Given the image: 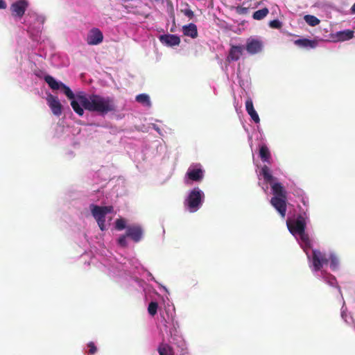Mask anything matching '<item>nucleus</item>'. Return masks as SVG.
<instances>
[{"mask_svg":"<svg viewBox=\"0 0 355 355\" xmlns=\"http://www.w3.org/2000/svg\"><path fill=\"white\" fill-rule=\"evenodd\" d=\"M44 80L53 90L61 89L67 97L71 100V106L79 116L84 114V109L89 112H97L101 115L115 112L116 106L114 98L99 94H86L80 92L75 95L71 89L62 83L58 82L53 76H44Z\"/></svg>","mask_w":355,"mask_h":355,"instance_id":"1","label":"nucleus"},{"mask_svg":"<svg viewBox=\"0 0 355 355\" xmlns=\"http://www.w3.org/2000/svg\"><path fill=\"white\" fill-rule=\"evenodd\" d=\"M260 173L263 176L264 181L270 184L274 196L286 198V191L283 185L279 182H273L275 178L271 174L268 166L264 165L261 168Z\"/></svg>","mask_w":355,"mask_h":355,"instance_id":"2","label":"nucleus"},{"mask_svg":"<svg viewBox=\"0 0 355 355\" xmlns=\"http://www.w3.org/2000/svg\"><path fill=\"white\" fill-rule=\"evenodd\" d=\"M204 198V193L198 187H196L191 191L184 200V206L190 212H196L202 205Z\"/></svg>","mask_w":355,"mask_h":355,"instance_id":"3","label":"nucleus"},{"mask_svg":"<svg viewBox=\"0 0 355 355\" xmlns=\"http://www.w3.org/2000/svg\"><path fill=\"white\" fill-rule=\"evenodd\" d=\"M307 211V209L302 210L296 219L287 220L288 229L293 236H297V233L305 230L306 219H308Z\"/></svg>","mask_w":355,"mask_h":355,"instance_id":"4","label":"nucleus"},{"mask_svg":"<svg viewBox=\"0 0 355 355\" xmlns=\"http://www.w3.org/2000/svg\"><path fill=\"white\" fill-rule=\"evenodd\" d=\"M114 210L112 206H98L92 205L91 211L92 216L96 219L98 227L103 231L105 230V216L108 213H112Z\"/></svg>","mask_w":355,"mask_h":355,"instance_id":"5","label":"nucleus"},{"mask_svg":"<svg viewBox=\"0 0 355 355\" xmlns=\"http://www.w3.org/2000/svg\"><path fill=\"white\" fill-rule=\"evenodd\" d=\"M329 261L325 254L319 250H313L312 251V264L314 271H319L322 269L324 264H327Z\"/></svg>","mask_w":355,"mask_h":355,"instance_id":"6","label":"nucleus"},{"mask_svg":"<svg viewBox=\"0 0 355 355\" xmlns=\"http://www.w3.org/2000/svg\"><path fill=\"white\" fill-rule=\"evenodd\" d=\"M263 47V42L259 39L250 37L246 41L245 49L250 54L254 55L261 53Z\"/></svg>","mask_w":355,"mask_h":355,"instance_id":"7","label":"nucleus"},{"mask_svg":"<svg viewBox=\"0 0 355 355\" xmlns=\"http://www.w3.org/2000/svg\"><path fill=\"white\" fill-rule=\"evenodd\" d=\"M28 2L26 0H19L12 3L10 11L14 17L21 18L24 15L27 8Z\"/></svg>","mask_w":355,"mask_h":355,"instance_id":"8","label":"nucleus"},{"mask_svg":"<svg viewBox=\"0 0 355 355\" xmlns=\"http://www.w3.org/2000/svg\"><path fill=\"white\" fill-rule=\"evenodd\" d=\"M287 198H279L273 196L270 200L271 205L275 208L282 218H284L286 213Z\"/></svg>","mask_w":355,"mask_h":355,"instance_id":"9","label":"nucleus"},{"mask_svg":"<svg viewBox=\"0 0 355 355\" xmlns=\"http://www.w3.org/2000/svg\"><path fill=\"white\" fill-rule=\"evenodd\" d=\"M46 101L54 115L59 116L62 114V106L57 96L49 94L47 96Z\"/></svg>","mask_w":355,"mask_h":355,"instance_id":"10","label":"nucleus"},{"mask_svg":"<svg viewBox=\"0 0 355 355\" xmlns=\"http://www.w3.org/2000/svg\"><path fill=\"white\" fill-rule=\"evenodd\" d=\"M143 230L139 225H131L126 228V234L134 242H139L143 236Z\"/></svg>","mask_w":355,"mask_h":355,"instance_id":"11","label":"nucleus"},{"mask_svg":"<svg viewBox=\"0 0 355 355\" xmlns=\"http://www.w3.org/2000/svg\"><path fill=\"white\" fill-rule=\"evenodd\" d=\"M159 41L168 46H178L180 43V38L175 35L165 34L159 37Z\"/></svg>","mask_w":355,"mask_h":355,"instance_id":"12","label":"nucleus"},{"mask_svg":"<svg viewBox=\"0 0 355 355\" xmlns=\"http://www.w3.org/2000/svg\"><path fill=\"white\" fill-rule=\"evenodd\" d=\"M103 39V33L98 28L92 29L87 35V42L90 45L100 44Z\"/></svg>","mask_w":355,"mask_h":355,"instance_id":"13","label":"nucleus"},{"mask_svg":"<svg viewBox=\"0 0 355 355\" xmlns=\"http://www.w3.org/2000/svg\"><path fill=\"white\" fill-rule=\"evenodd\" d=\"M245 109L248 114L250 116L252 120L254 123H259L260 122L259 116L254 108L253 102L250 97H248L245 101Z\"/></svg>","mask_w":355,"mask_h":355,"instance_id":"14","label":"nucleus"},{"mask_svg":"<svg viewBox=\"0 0 355 355\" xmlns=\"http://www.w3.org/2000/svg\"><path fill=\"white\" fill-rule=\"evenodd\" d=\"M243 54V46L233 45L230 49L228 60L230 61H237Z\"/></svg>","mask_w":355,"mask_h":355,"instance_id":"15","label":"nucleus"},{"mask_svg":"<svg viewBox=\"0 0 355 355\" xmlns=\"http://www.w3.org/2000/svg\"><path fill=\"white\" fill-rule=\"evenodd\" d=\"M182 31L184 35L191 37V38H196L198 37V29L196 24L190 23L188 25H184L182 27Z\"/></svg>","mask_w":355,"mask_h":355,"instance_id":"16","label":"nucleus"},{"mask_svg":"<svg viewBox=\"0 0 355 355\" xmlns=\"http://www.w3.org/2000/svg\"><path fill=\"white\" fill-rule=\"evenodd\" d=\"M187 175L193 181H200L203 178V171L201 168H189Z\"/></svg>","mask_w":355,"mask_h":355,"instance_id":"17","label":"nucleus"},{"mask_svg":"<svg viewBox=\"0 0 355 355\" xmlns=\"http://www.w3.org/2000/svg\"><path fill=\"white\" fill-rule=\"evenodd\" d=\"M157 352L159 355H175L173 348L165 343H161L159 345Z\"/></svg>","mask_w":355,"mask_h":355,"instance_id":"18","label":"nucleus"},{"mask_svg":"<svg viewBox=\"0 0 355 355\" xmlns=\"http://www.w3.org/2000/svg\"><path fill=\"white\" fill-rule=\"evenodd\" d=\"M259 157L264 162H269L271 158L270 153L266 145H262L259 148Z\"/></svg>","mask_w":355,"mask_h":355,"instance_id":"19","label":"nucleus"},{"mask_svg":"<svg viewBox=\"0 0 355 355\" xmlns=\"http://www.w3.org/2000/svg\"><path fill=\"white\" fill-rule=\"evenodd\" d=\"M295 44L303 47L314 48L316 46V42L313 40L308 39H299L295 41Z\"/></svg>","mask_w":355,"mask_h":355,"instance_id":"20","label":"nucleus"},{"mask_svg":"<svg viewBox=\"0 0 355 355\" xmlns=\"http://www.w3.org/2000/svg\"><path fill=\"white\" fill-rule=\"evenodd\" d=\"M136 101L144 105H146L147 107H150L151 106V102L150 101V97L148 95L146 94H139L136 96Z\"/></svg>","mask_w":355,"mask_h":355,"instance_id":"21","label":"nucleus"},{"mask_svg":"<svg viewBox=\"0 0 355 355\" xmlns=\"http://www.w3.org/2000/svg\"><path fill=\"white\" fill-rule=\"evenodd\" d=\"M269 13V10L267 8H263L261 10H257L253 13V18L257 20L263 19Z\"/></svg>","mask_w":355,"mask_h":355,"instance_id":"22","label":"nucleus"},{"mask_svg":"<svg viewBox=\"0 0 355 355\" xmlns=\"http://www.w3.org/2000/svg\"><path fill=\"white\" fill-rule=\"evenodd\" d=\"M338 36L340 40H347L353 37L354 32L350 30L340 31L338 33Z\"/></svg>","mask_w":355,"mask_h":355,"instance_id":"23","label":"nucleus"},{"mask_svg":"<svg viewBox=\"0 0 355 355\" xmlns=\"http://www.w3.org/2000/svg\"><path fill=\"white\" fill-rule=\"evenodd\" d=\"M304 21L311 26H315L318 25L320 22V19L316 17L311 15H306L304 17Z\"/></svg>","mask_w":355,"mask_h":355,"instance_id":"24","label":"nucleus"},{"mask_svg":"<svg viewBox=\"0 0 355 355\" xmlns=\"http://www.w3.org/2000/svg\"><path fill=\"white\" fill-rule=\"evenodd\" d=\"M158 309V303L157 302H151L148 304V312L151 316H154L157 312Z\"/></svg>","mask_w":355,"mask_h":355,"instance_id":"25","label":"nucleus"},{"mask_svg":"<svg viewBox=\"0 0 355 355\" xmlns=\"http://www.w3.org/2000/svg\"><path fill=\"white\" fill-rule=\"evenodd\" d=\"M180 12L189 19H192L194 17V12L190 9L188 3H186L185 8H182Z\"/></svg>","mask_w":355,"mask_h":355,"instance_id":"26","label":"nucleus"},{"mask_svg":"<svg viewBox=\"0 0 355 355\" xmlns=\"http://www.w3.org/2000/svg\"><path fill=\"white\" fill-rule=\"evenodd\" d=\"M329 260H330V267L332 270H336L338 268V259L337 257L334 254H331L329 256Z\"/></svg>","mask_w":355,"mask_h":355,"instance_id":"27","label":"nucleus"},{"mask_svg":"<svg viewBox=\"0 0 355 355\" xmlns=\"http://www.w3.org/2000/svg\"><path fill=\"white\" fill-rule=\"evenodd\" d=\"M297 236H299L301 241L305 244V245H309L310 244V240L309 235L305 232V230H303L302 232H300L297 234Z\"/></svg>","mask_w":355,"mask_h":355,"instance_id":"28","label":"nucleus"},{"mask_svg":"<svg viewBox=\"0 0 355 355\" xmlns=\"http://www.w3.org/2000/svg\"><path fill=\"white\" fill-rule=\"evenodd\" d=\"M115 227L118 230H122L125 227V221L123 218L116 219L115 222Z\"/></svg>","mask_w":355,"mask_h":355,"instance_id":"29","label":"nucleus"},{"mask_svg":"<svg viewBox=\"0 0 355 355\" xmlns=\"http://www.w3.org/2000/svg\"><path fill=\"white\" fill-rule=\"evenodd\" d=\"M128 237L127 234L121 235L118 239V243L121 247H126L128 245L126 238Z\"/></svg>","mask_w":355,"mask_h":355,"instance_id":"30","label":"nucleus"},{"mask_svg":"<svg viewBox=\"0 0 355 355\" xmlns=\"http://www.w3.org/2000/svg\"><path fill=\"white\" fill-rule=\"evenodd\" d=\"M89 349V354L91 355L94 354L97 352V347H96L95 344L93 342H89L87 344Z\"/></svg>","mask_w":355,"mask_h":355,"instance_id":"31","label":"nucleus"},{"mask_svg":"<svg viewBox=\"0 0 355 355\" xmlns=\"http://www.w3.org/2000/svg\"><path fill=\"white\" fill-rule=\"evenodd\" d=\"M270 26L273 28H280L282 27V23L277 19H274L270 21Z\"/></svg>","mask_w":355,"mask_h":355,"instance_id":"32","label":"nucleus"},{"mask_svg":"<svg viewBox=\"0 0 355 355\" xmlns=\"http://www.w3.org/2000/svg\"><path fill=\"white\" fill-rule=\"evenodd\" d=\"M248 9L245 7H238L237 12L241 15H245L248 13Z\"/></svg>","mask_w":355,"mask_h":355,"instance_id":"33","label":"nucleus"},{"mask_svg":"<svg viewBox=\"0 0 355 355\" xmlns=\"http://www.w3.org/2000/svg\"><path fill=\"white\" fill-rule=\"evenodd\" d=\"M6 3L3 0H0V9H6Z\"/></svg>","mask_w":355,"mask_h":355,"instance_id":"34","label":"nucleus"},{"mask_svg":"<svg viewBox=\"0 0 355 355\" xmlns=\"http://www.w3.org/2000/svg\"><path fill=\"white\" fill-rule=\"evenodd\" d=\"M302 202L306 207H307L309 205V200L307 199L304 198H302Z\"/></svg>","mask_w":355,"mask_h":355,"instance_id":"35","label":"nucleus"},{"mask_svg":"<svg viewBox=\"0 0 355 355\" xmlns=\"http://www.w3.org/2000/svg\"><path fill=\"white\" fill-rule=\"evenodd\" d=\"M351 13L355 14V3L353 4V6L351 8Z\"/></svg>","mask_w":355,"mask_h":355,"instance_id":"36","label":"nucleus"}]
</instances>
